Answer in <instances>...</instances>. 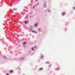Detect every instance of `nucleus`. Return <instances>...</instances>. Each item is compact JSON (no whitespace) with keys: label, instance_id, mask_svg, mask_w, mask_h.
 <instances>
[{"label":"nucleus","instance_id":"nucleus-5","mask_svg":"<svg viewBox=\"0 0 75 75\" xmlns=\"http://www.w3.org/2000/svg\"><path fill=\"white\" fill-rule=\"evenodd\" d=\"M65 13L64 12H63L61 13V15L62 16H64V15H65Z\"/></svg>","mask_w":75,"mask_h":75},{"label":"nucleus","instance_id":"nucleus-3","mask_svg":"<svg viewBox=\"0 0 75 75\" xmlns=\"http://www.w3.org/2000/svg\"><path fill=\"white\" fill-rule=\"evenodd\" d=\"M39 32H42V28H40L38 29Z\"/></svg>","mask_w":75,"mask_h":75},{"label":"nucleus","instance_id":"nucleus-6","mask_svg":"<svg viewBox=\"0 0 75 75\" xmlns=\"http://www.w3.org/2000/svg\"><path fill=\"white\" fill-rule=\"evenodd\" d=\"M44 7H46V4H45V2L44 3Z\"/></svg>","mask_w":75,"mask_h":75},{"label":"nucleus","instance_id":"nucleus-22","mask_svg":"<svg viewBox=\"0 0 75 75\" xmlns=\"http://www.w3.org/2000/svg\"><path fill=\"white\" fill-rule=\"evenodd\" d=\"M46 11H44V12H45Z\"/></svg>","mask_w":75,"mask_h":75},{"label":"nucleus","instance_id":"nucleus-13","mask_svg":"<svg viewBox=\"0 0 75 75\" xmlns=\"http://www.w3.org/2000/svg\"><path fill=\"white\" fill-rule=\"evenodd\" d=\"M39 69H40V70H41L42 69V68H40Z\"/></svg>","mask_w":75,"mask_h":75},{"label":"nucleus","instance_id":"nucleus-14","mask_svg":"<svg viewBox=\"0 0 75 75\" xmlns=\"http://www.w3.org/2000/svg\"><path fill=\"white\" fill-rule=\"evenodd\" d=\"M13 70H11L10 71V72H13Z\"/></svg>","mask_w":75,"mask_h":75},{"label":"nucleus","instance_id":"nucleus-20","mask_svg":"<svg viewBox=\"0 0 75 75\" xmlns=\"http://www.w3.org/2000/svg\"><path fill=\"white\" fill-rule=\"evenodd\" d=\"M38 0H35V1H37Z\"/></svg>","mask_w":75,"mask_h":75},{"label":"nucleus","instance_id":"nucleus-15","mask_svg":"<svg viewBox=\"0 0 75 75\" xmlns=\"http://www.w3.org/2000/svg\"><path fill=\"white\" fill-rule=\"evenodd\" d=\"M23 44H26V42H24Z\"/></svg>","mask_w":75,"mask_h":75},{"label":"nucleus","instance_id":"nucleus-16","mask_svg":"<svg viewBox=\"0 0 75 75\" xmlns=\"http://www.w3.org/2000/svg\"><path fill=\"white\" fill-rule=\"evenodd\" d=\"M23 47H25V45H23Z\"/></svg>","mask_w":75,"mask_h":75},{"label":"nucleus","instance_id":"nucleus-18","mask_svg":"<svg viewBox=\"0 0 75 75\" xmlns=\"http://www.w3.org/2000/svg\"><path fill=\"white\" fill-rule=\"evenodd\" d=\"M23 59V58L21 57V58L20 59Z\"/></svg>","mask_w":75,"mask_h":75},{"label":"nucleus","instance_id":"nucleus-7","mask_svg":"<svg viewBox=\"0 0 75 75\" xmlns=\"http://www.w3.org/2000/svg\"><path fill=\"white\" fill-rule=\"evenodd\" d=\"M34 26L35 27H36L37 26V23H35L34 25Z\"/></svg>","mask_w":75,"mask_h":75},{"label":"nucleus","instance_id":"nucleus-19","mask_svg":"<svg viewBox=\"0 0 75 75\" xmlns=\"http://www.w3.org/2000/svg\"><path fill=\"white\" fill-rule=\"evenodd\" d=\"M38 3H37V4H36V6H38Z\"/></svg>","mask_w":75,"mask_h":75},{"label":"nucleus","instance_id":"nucleus-11","mask_svg":"<svg viewBox=\"0 0 75 75\" xmlns=\"http://www.w3.org/2000/svg\"><path fill=\"white\" fill-rule=\"evenodd\" d=\"M36 48H37V47L35 46L34 47V49H35H35H36Z\"/></svg>","mask_w":75,"mask_h":75},{"label":"nucleus","instance_id":"nucleus-12","mask_svg":"<svg viewBox=\"0 0 75 75\" xmlns=\"http://www.w3.org/2000/svg\"><path fill=\"white\" fill-rule=\"evenodd\" d=\"M35 6H34L32 8H35Z\"/></svg>","mask_w":75,"mask_h":75},{"label":"nucleus","instance_id":"nucleus-10","mask_svg":"<svg viewBox=\"0 0 75 75\" xmlns=\"http://www.w3.org/2000/svg\"><path fill=\"white\" fill-rule=\"evenodd\" d=\"M40 57L42 58H43L44 57V56L43 55H41Z\"/></svg>","mask_w":75,"mask_h":75},{"label":"nucleus","instance_id":"nucleus-9","mask_svg":"<svg viewBox=\"0 0 75 75\" xmlns=\"http://www.w3.org/2000/svg\"><path fill=\"white\" fill-rule=\"evenodd\" d=\"M59 68L58 67L56 69V70H59Z\"/></svg>","mask_w":75,"mask_h":75},{"label":"nucleus","instance_id":"nucleus-17","mask_svg":"<svg viewBox=\"0 0 75 75\" xmlns=\"http://www.w3.org/2000/svg\"><path fill=\"white\" fill-rule=\"evenodd\" d=\"M73 9L74 10V9H75V8L74 7H73Z\"/></svg>","mask_w":75,"mask_h":75},{"label":"nucleus","instance_id":"nucleus-21","mask_svg":"<svg viewBox=\"0 0 75 75\" xmlns=\"http://www.w3.org/2000/svg\"><path fill=\"white\" fill-rule=\"evenodd\" d=\"M6 75H8V74H6Z\"/></svg>","mask_w":75,"mask_h":75},{"label":"nucleus","instance_id":"nucleus-2","mask_svg":"<svg viewBox=\"0 0 75 75\" xmlns=\"http://www.w3.org/2000/svg\"><path fill=\"white\" fill-rule=\"evenodd\" d=\"M47 11L48 13H51V9L48 8L47 9Z\"/></svg>","mask_w":75,"mask_h":75},{"label":"nucleus","instance_id":"nucleus-1","mask_svg":"<svg viewBox=\"0 0 75 75\" xmlns=\"http://www.w3.org/2000/svg\"><path fill=\"white\" fill-rule=\"evenodd\" d=\"M33 26L31 25L30 26V30L31 31V32H32V33H35L36 34L37 33V32L35 31H34V30H33Z\"/></svg>","mask_w":75,"mask_h":75},{"label":"nucleus","instance_id":"nucleus-4","mask_svg":"<svg viewBox=\"0 0 75 75\" xmlns=\"http://www.w3.org/2000/svg\"><path fill=\"white\" fill-rule=\"evenodd\" d=\"M28 23V21H24V23H25V24H27V23Z\"/></svg>","mask_w":75,"mask_h":75},{"label":"nucleus","instance_id":"nucleus-8","mask_svg":"<svg viewBox=\"0 0 75 75\" xmlns=\"http://www.w3.org/2000/svg\"><path fill=\"white\" fill-rule=\"evenodd\" d=\"M31 50H32V51H34V49L32 47L31 48Z\"/></svg>","mask_w":75,"mask_h":75}]
</instances>
